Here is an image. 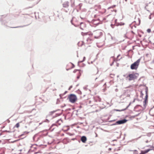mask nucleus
Returning <instances> with one entry per match:
<instances>
[{
    "label": "nucleus",
    "mask_w": 154,
    "mask_h": 154,
    "mask_svg": "<svg viewBox=\"0 0 154 154\" xmlns=\"http://www.w3.org/2000/svg\"><path fill=\"white\" fill-rule=\"evenodd\" d=\"M137 73H132L130 74L127 77V78L128 79L129 81L134 80L137 78V75H138Z\"/></svg>",
    "instance_id": "obj_4"
},
{
    "label": "nucleus",
    "mask_w": 154,
    "mask_h": 154,
    "mask_svg": "<svg viewBox=\"0 0 154 154\" xmlns=\"http://www.w3.org/2000/svg\"><path fill=\"white\" fill-rule=\"evenodd\" d=\"M68 5L67 4H63V7L64 8H66L68 6Z\"/></svg>",
    "instance_id": "obj_10"
},
{
    "label": "nucleus",
    "mask_w": 154,
    "mask_h": 154,
    "mask_svg": "<svg viewBox=\"0 0 154 154\" xmlns=\"http://www.w3.org/2000/svg\"><path fill=\"white\" fill-rule=\"evenodd\" d=\"M120 56V55H118V56H117V57H119V56Z\"/></svg>",
    "instance_id": "obj_19"
},
{
    "label": "nucleus",
    "mask_w": 154,
    "mask_h": 154,
    "mask_svg": "<svg viewBox=\"0 0 154 154\" xmlns=\"http://www.w3.org/2000/svg\"><path fill=\"white\" fill-rule=\"evenodd\" d=\"M73 72L74 73H77V74H78V76H77V79H79L81 75V70L75 69L73 71Z\"/></svg>",
    "instance_id": "obj_5"
},
{
    "label": "nucleus",
    "mask_w": 154,
    "mask_h": 154,
    "mask_svg": "<svg viewBox=\"0 0 154 154\" xmlns=\"http://www.w3.org/2000/svg\"><path fill=\"white\" fill-rule=\"evenodd\" d=\"M72 85L70 86L68 89V90H70L71 88H72Z\"/></svg>",
    "instance_id": "obj_14"
},
{
    "label": "nucleus",
    "mask_w": 154,
    "mask_h": 154,
    "mask_svg": "<svg viewBox=\"0 0 154 154\" xmlns=\"http://www.w3.org/2000/svg\"><path fill=\"white\" fill-rule=\"evenodd\" d=\"M81 140L82 142L85 143L87 140L86 137L85 136H82L81 138Z\"/></svg>",
    "instance_id": "obj_7"
},
{
    "label": "nucleus",
    "mask_w": 154,
    "mask_h": 154,
    "mask_svg": "<svg viewBox=\"0 0 154 154\" xmlns=\"http://www.w3.org/2000/svg\"><path fill=\"white\" fill-rule=\"evenodd\" d=\"M102 32L101 30H97L94 31L93 34H92L91 32H87L84 33L82 32V33L83 36H87L89 35V37H88L87 41L88 42V44H90L91 43V42L92 40V38H91V36L93 35L94 37L95 38H97L102 35Z\"/></svg>",
    "instance_id": "obj_1"
},
{
    "label": "nucleus",
    "mask_w": 154,
    "mask_h": 154,
    "mask_svg": "<svg viewBox=\"0 0 154 154\" xmlns=\"http://www.w3.org/2000/svg\"><path fill=\"white\" fill-rule=\"evenodd\" d=\"M146 100H145L144 102H146Z\"/></svg>",
    "instance_id": "obj_20"
},
{
    "label": "nucleus",
    "mask_w": 154,
    "mask_h": 154,
    "mask_svg": "<svg viewBox=\"0 0 154 154\" xmlns=\"http://www.w3.org/2000/svg\"><path fill=\"white\" fill-rule=\"evenodd\" d=\"M151 150V149H147L146 150L143 151H142L141 153L140 154H145V153H147L149 151Z\"/></svg>",
    "instance_id": "obj_8"
},
{
    "label": "nucleus",
    "mask_w": 154,
    "mask_h": 154,
    "mask_svg": "<svg viewBox=\"0 0 154 154\" xmlns=\"http://www.w3.org/2000/svg\"><path fill=\"white\" fill-rule=\"evenodd\" d=\"M149 142V141H148V140H145V142L146 143H148Z\"/></svg>",
    "instance_id": "obj_16"
},
{
    "label": "nucleus",
    "mask_w": 154,
    "mask_h": 154,
    "mask_svg": "<svg viewBox=\"0 0 154 154\" xmlns=\"http://www.w3.org/2000/svg\"><path fill=\"white\" fill-rule=\"evenodd\" d=\"M103 11L102 12L101 11H100V12H101L102 14H103V13H104L106 11V10L105 9H103Z\"/></svg>",
    "instance_id": "obj_11"
},
{
    "label": "nucleus",
    "mask_w": 154,
    "mask_h": 154,
    "mask_svg": "<svg viewBox=\"0 0 154 154\" xmlns=\"http://www.w3.org/2000/svg\"><path fill=\"white\" fill-rule=\"evenodd\" d=\"M151 134L150 133H149L147 134V135L149 137H150L151 136Z\"/></svg>",
    "instance_id": "obj_12"
},
{
    "label": "nucleus",
    "mask_w": 154,
    "mask_h": 154,
    "mask_svg": "<svg viewBox=\"0 0 154 154\" xmlns=\"http://www.w3.org/2000/svg\"><path fill=\"white\" fill-rule=\"evenodd\" d=\"M127 120L125 119H124L122 120H119L116 122V123L117 124H121L125 123Z\"/></svg>",
    "instance_id": "obj_6"
},
{
    "label": "nucleus",
    "mask_w": 154,
    "mask_h": 154,
    "mask_svg": "<svg viewBox=\"0 0 154 154\" xmlns=\"http://www.w3.org/2000/svg\"><path fill=\"white\" fill-rule=\"evenodd\" d=\"M123 109V110H125V109Z\"/></svg>",
    "instance_id": "obj_21"
},
{
    "label": "nucleus",
    "mask_w": 154,
    "mask_h": 154,
    "mask_svg": "<svg viewBox=\"0 0 154 154\" xmlns=\"http://www.w3.org/2000/svg\"><path fill=\"white\" fill-rule=\"evenodd\" d=\"M147 31L149 33L151 32V30L150 29H147Z\"/></svg>",
    "instance_id": "obj_13"
},
{
    "label": "nucleus",
    "mask_w": 154,
    "mask_h": 154,
    "mask_svg": "<svg viewBox=\"0 0 154 154\" xmlns=\"http://www.w3.org/2000/svg\"><path fill=\"white\" fill-rule=\"evenodd\" d=\"M123 109V110H125V109Z\"/></svg>",
    "instance_id": "obj_22"
},
{
    "label": "nucleus",
    "mask_w": 154,
    "mask_h": 154,
    "mask_svg": "<svg viewBox=\"0 0 154 154\" xmlns=\"http://www.w3.org/2000/svg\"><path fill=\"white\" fill-rule=\"evenodd\" d=\"M68 98L69 101L71 103H75L77 100V97L76 96L73 94H70L68 97Z\"/></svg>",
    "instance_id": "obj_3"
},
{
    "label": "nucleus",
    "mask_w": 154,
    "mask_h": 154,
    "mask_svg": "<svg viewBox=\"0 0 154 154\" xmlns=\"http://www.w3.org/2000/svg\"><path fill=\"white\" fill-rule=\"evenodd\" d=\"M125 0V1H126H126H127V0Z\"/></svg>",
    "instance_id": "obj_23"
},
{
    "label": "nucleus",
    "mask_w": 154,
    "mask_h": 154,
    "mask_svg": "<svg viewBox=\"0 0 154 154\" xmlns=\"http://www.w3.org/2000/svg\"><path fill=\"white\" fill-rule=\"evenodd\" d=\"M130 104H129V105L127 107H126V109H127V108L128 107V106H129V105H130Z\"/></svg>",
    "instance_id": "obj_18"
},
{
    "label": "nucleus",
    "mask_w": 154,
    "mask_h": 154,
    "mask_svg": "<svg viewBox=\"0 0 154 154\" xmlns=\"http://www.w3.org/2000/svg\"><path fill=\"white\" fill-rule=\"evenodd\" d=\"M145 97H146V99H147V97H148V95H147V94H146V96Z\"/></svg>",
    "instance_id": "obj_17"
},
{
    "label": "nucleus",
    "mask_w": 154,
    "mask_h": 154,
    "mask_svg": "<svg viewBox=\"0 0 154 154\" xmlns=\"http://www.w3.org/2000/svg\"><path fill=\"white\" fill-rule=\"evenodd\" d=\"M140 61V59H139L136 62L132 64L131 66V68L132 69L136 70L138 68Z\"/></svg>",
    "instance_id": "obj_2"
},
{
    "label": "nucleus",
    "mask_w": 154,
    "mask_h": 154,
    "mask_svg": "<svg viewBox=\"0 0 154 154\" xmlns=\"http://www.w3.org/2000/svg\"><path fill=\"white\" fill-rule=\"evenodd\" d=\"M20 122L17 123L15 126L14 127H16L17 128H19L20 127Z\"/></svg>",
    "instance_id": "obj_9"
},
{
    "label": "nucleus",
    "mask_w": 154,
    "mask_h": 154,
    "mask_svg": "<svg viewBox=\"0 0 154 154\" xmlns=\"http://www.w3.org/2000/svg\"><path fill=\"white\" fill-rule=\"evenodd\" d=\"M83 24L82 23H81L80 28H81V29H82V30H83V28L81 27V25H82V24Z\"/></svg>",
    "instance_id": "obj_15"
}]
</instances>
